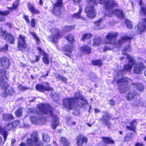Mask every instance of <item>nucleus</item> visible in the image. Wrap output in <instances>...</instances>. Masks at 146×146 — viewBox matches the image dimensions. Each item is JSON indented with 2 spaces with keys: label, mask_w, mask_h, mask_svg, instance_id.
<instances>
[{
  "label": "nucleus",
  "mask_w": 146,
  "mask_h": 146,
  "mask_svg": "<svg viewBox=\"0 0 146 146\" xmlns=\"http://www.w3.org/2000/svg\"><path fill=\"white\" fill-rule=\"evenodd\" d=\"M7 25L10 28L12 27V25L10 23H8L7 24Z\"/></svg>",
  "instance_id": "obj_62"
},
{
  "label": "nucleus",
  "mask_w": 146,
  "mask_h": 146,
  "mask_svg": "<svg viewBox=\"0 0 146 146\" xmlns=\"http://www.w3.org/2000/svg\"><path fill=\"white\" fill-rule=\"evenodd\" d=\"M93 35L89 33H86L83 34L80 40L82 41H84L86 40L91 39Z\"/></svg>",
  "instance_id": "obj_30"
},
{
  "label": "nucleus",
  "mask_w": 146,
  "mask_h": 146,
  "mask_svg": "<svg viewBox=\"0 0 146 146\" xmlns=\"http://www.w3.org/2000/svg\"><path fill=\"white\" fill-rule=\"evenodd\" d=\"M94 111L95 112V113H98L100 112V110L98 109H94Z\"/></svg>",
  "instance_id": "obj_63"
},
{
  "label": "nucleus",
  "mask_w": 146,
  "mask_h": 146,
  "mask_svg": "<svg viewBox=\"0 0 146 146\" xmlns=\"http://www.w3.org/2000/svg\"><path fill=\"white\" fill-rule=\"evenodd\" d=\"M30 119L32 123H35L37 122L38 119L36 116H32L30 117Z\"/></svg>",
  "instance_id": "obj_46"
},
{
  "label": "nucleus",
  "mask_w": 146,
  "mask_h": 146,
  "mask_svg": "<svg viewBox=\"0 0 146 146\" xmlns=\"http://www.w3.org/2000/svg\"><path fill=\"white\" fill-rule=\"evenodd\" d=\"M37 49L39 53L42 54L43 56L44 55H46L47 53L45 52L44 50H43L40 47H37Z\"/></svg>",
  "instance_id": "obj_52"
},
{
  "label": "nucleus",
  "mask_w": 146,
  "mask_h": 146,
  "mask_svg": "<svg viewBox=\"0 0 146 146\" xmlns=\"http://www.w3.org/2000/svg\"><path fill=\"white\" fill-rule=\"evenodd\" d=\"M91 63L94 66L99 67H101L103 64L102 60L100 59L93 60L91 61Z\"/></svg>",
  "instance_id": "obj_34"
},
{
  "label": "nucleus",
  "mask_w": 146,
  "mask_h": 146,
  "mask_svg": "<svg viewBox=\"0 0 146 146\" xmlns=\"http://www.w3.org/2000/svg\"><path fill=\"white\" fill-rule=\"evenodd\" d=\"M0 63L3 68L0 70V95L5 98L8 96H12L15 94V92L13 87L7 82L8 78L6 70L9 68L11 65V61L7 56H3L0 57Z\"/></svg>",
  "instance_id": "obj_1"
},
{
  "label": "nucleus",
  "mask_w": 146,
  "mask_h": 146,
  "mask_svg": "<svg viewBox=\"0 0 146 146\" xmlns=\"http://www.w3.org/2000/svg\"><path fill=\"white\" fill-rule=\"evenodd\" d=\"M74 46L71 45H64L63 47L62 51L64 52V54L70 58H71V54L72 52Z\"/></svg>",
  "instance_id": "obj_21"
},
{
  "label": "nucleus",
  "mask_w": 146,
  "mask_h": 146,
  "mask_svg": "<svg viewBox=\"0 0 146 146\" xmlns=\"http://www.w3.org/2000/svg\"><path fill=\"white\" fill-rule=\"evenodd\" d=\"M135 137V135L132 132H129L127 133L124 137L123 141L125 142L131 141Z\"/></svg>",
  "instance_id": "obj_27"
},
{
  "label": "nucleus",
  "mask_w": 146,
  "mask_h": 146,
  "mask_svg": "<svg viewBox=\"0 0 146 146\" xmlns=\"http://www.w3.org/2000/svg\"><path fill=\"white\" fill-rule=\"evenodd\" d=\"M136 122L137 121L136 119H134L131 121L129 123L130 125L126 126V128L129 131L136 133V129L137 128Z\"/></svg>",
  "instance_id": "obj_23"
},
{
  "label": "nucleus",
  "mask_w": 146,
  "mask_h": 146,
  "mask_svg": "<svg viewBox=\"0 0 146 146\" xmlns=\"http://www.w3.org/2000/svg\"><path fill=\"white\" fill-rule=\"evenodd\" d=\"M104 0H87L86 1V6L84 11L86 13L87 17L90 18H93L96 16V12L94 9V6L98 3L102 4Z\"/></svg>",
  "instance_id": "obj_7"
},
{
  "label": "nucleus",
  "mask_w": 146,
  "mask_h": 146,
  "mask_svg": "<svg viewBox=\"0 0 146 146\" xmlns=\"http://www.w3.org/2000/svg\"><path fill=\"white\" fill-rule=\"evenodd\" d=\"M80 50L82 53L89 54L92 52V48L88 45L86 44L80 47Z\"/></svg>",
  "instance_id": "obj_25"
},
{
  "label": "nucleus",
  "mask_w": 146,
  "mask_h": 146,
  "mask_svg": "<svg viewBox=\"0 0 146 146\" xmlns=\"http://www.w3.org/2000/svg\"><path fill=\"white\" fill-rule=\"evenodd\" d=\"M35 57L36 58V59L35 60H33L31 61V62L32 63L34 64L36 62H38L40 60V56L35 55Z\"/></svg>",
  "instance_id": "obj_47"
},
{
  "label": "nucleus",
  "mask_w": 146,
  "mask_h": 146,
  "mask_svg": "<svg viewBox=\"0 0 146 146\" xmlns=\"http://www.w3.org/2000/svg\"><path fill=\"white\" fill-rule=\"evenodd\" d=\"M139 5L141 6L139 14L141 16L146 17V5H144L143 0H139ZM137 31L139 34H142L146 29V17L142 18L141 21L139 22L137 25Z\"/></svg>",
  "instance_id": "obj_6"
},
{
  "label": "nucleus",
  "mask_w": 146,
  "mask_h": 146,
  "mask_svg": "<svg viewBox=\"0 0 146 146\" xmlns=\"http://www.w3.org/2000/svg\"><path fill=\"white\" fill-rule=\"evenodd\" d=\"M49 72V71L48 70L46 71V73L45 74H42L41 75V77L42 78H45V77L48 76V73Z\"/></svg>",
  "instance_id": "obj_60"
},
{
  "label": "nucleus",
  "mask_w": 146,
  "mask_h": 146,
  "mask_svg": "<svg viewBox=\"0 0 146 146\" xmlns=\"http://www.w3.org/2000/svg\"><path fill=\"white\" fill-rule=\"evenodd\" d=\"M136 89L137 90L139 91L140 92L143 91L144 90V88L143 85L141 83L136 84Z\"/></svg>",
  "instance_id": "obj_43"
},
{
  "label": "nucleus",
  "mask_w": 146,
  "mask_h": 146,
  "mask_svg": "<svg viewBox=\"0 0 146 146\" xmlns=\"http://www.w3.org/2000/svg\"><path fill=\"white\" fill-rule=\"evenodd\" d=\"M102 112L104 114V115H103L99 120L103 124L107 126L108 129H110L112 124L111 123L110 120L112 119V115L106 110L103 111Z\"/></svg>",
  "instance_id": "obj_14"
},
{
  "label": "nucleus",
  "mask_w": 146,
  "mask_h": 146,
  "mask_svg": "<svg viewBox=\"0 0 146 146\" xmlns=\"http://www.w3.org/2000/svg\"><path fill=\"white\" fill-rule=\"evenodd\" d=\"M29 34L32 36L35 40L36 44H39L41 42L40 39L38 38L37 34L34 32L30 31Z\"/></svg>",
  "instance_id": "obj_35"
},
{
  "label": "nucleus",
  "mask_w": 146,
  "mask_h": 146,
  "mask_svg": "<svg viewBox=\"0 0 146 146\" xmlns=\"http://www.w3.org/2000/svg\"><path fill=\"white\" fill-rule=\"evenodd\" d=\"M129 80L126 77H122L117 80V84L122 83L119 84L118 87V89L120 93L124 94L127 90L129 87Z\"/></svg>",
  "instance_id": "obj_11"
},
{
  "label": "nucleus",
  "mask_w": 146,
  "mask_h": 146,
  "mask_svg": "<svg viewBox=\"0 0 146 146\" xmlns=\"http://www.w3.org/2000/svg\"><path fill=\"white\" fill-rule=\"evenodd\" d=\"M76 4H79L81 2V0H72Z\"/></svg>",
  "instance_id": "obj_58"
},
{
  "label": "nucleus",
  "mask_w": 146,
  "mask_h": 146,
  "mask_svg": "<svg viewBox=\"0 0 146 146\" xmlns=\"http://www.w3.org/2000/svg\"><path fill=\"white\" fill-rule=\"evenodd\" d=\"M4 143V142L3 141V139L2 137L0 136V146H1L3 145Z\"/></svg>",
  "instance_id": "obj_57"
},
{
  "label": "nucleus",
  "mask_w": 146,
  "mask_h": 146,
  "mask_svg": "<svg viewBox=\"0 0 146 146\" xmlns=\"http://www.w3.org/2000/svg\"><path fill=\"white\" fill-rule=\"evenodd\" d=\"M17 47L18 49L21 51H24L28 47L26 42L25 37L21 34L19 35L17 38Z\"/></svg>",
  "instance_id": "obj_15"
},
{
  "label": "nucleus",
  "mask_w": 146,
  "mask_h": 146,
  "mask_svg": "<svg viewBox=\"0 0 146 146\" xmlns=\"http://www.w3.org/2000/svg\"><path fill=\"white\" fill-rule=\"evenodd\" d=\"M131 46L129 44L125 45L122 51V54L123 55H126V59L129 60V62H131L133 61V58L129 54H127L131 51Z\"/></svg>",
  "instance_id": "obj_20"
},
{
  "label": "nucleus",
  "mask_w": 146,
  "mask_h": 146,
  "mask_svg": "<svg viewBox=\"0 0 146 146\" xmlns=\"http://www.w3.org/2000/svg\"><path fill=\"white\" fill-rule=\"evenodd\" d=\"M19 5V2L17 1H16L13 3L12 6L9 7L8 9L11 11H12L14 10H17Z\"/></svg>",
  "instance_id": "obj_36"
},
{
  "label": "nucleus",
  "mask_w": 146,
  "mask_h": 146,
  "mask_svg": "<svg viewBox=\"0 0 146 146\" xmlns=\"http://www.w3.org/2000/svg\"><path fill=\"white\" fill-rule=\"evenodd\" d=\"M102 19H99L98 20L94 22V23L97 27H99L100 24L102 23Z\"/></svg>",
  "instance_id": "obj_50"
},
{
  "label": "nucleus",
  "mask_w": 146,
  "mask_h": 146,
  "mask_svg": "<svg viewBox=\"0 0 146 146\" xmlns=\"http://www.w3.org/2000/svg\"><path fill=\"white\" fill-rule=\"evenodd\" d=\"M111 49V48L108 46H105L103 49V51L106 52L108 50H110Z\"/></svg>",
  "instance_id": "obj_55"
},
{
  "label": "nucleus",
  "mask_w": 146,
  "mask_h": 146,
  "mask_svg": "<svg viewBox=\"0 0 146 146\" xmlns=\"http://www.w3.org/2000/svg\"><path fill=\"white\" fill-rule=\"evenodd\" d=\"M128 60V64H125L123 68L120 70V71L122 72L125 71H127L128 72H131L132 68L134 64L135 60L133 59V61L132 62H129V60Z\"/></svg>",
  "instance_id": "obj_22"
},
{
  "label": "nucleus",
  "mask_w": 146,
  "mask_h": 146,
  "mask_svg": "<svg viewBox=\"0 0 146 146\" xmlns=\"http://www.w3.org/2000/svg\"><path fill=\"white\" fill-rule=\"evenodd\" d=\"M8 45L5 44V46H3L2 48H0V52H6L8 50Z\"/></svg>",
  "instance_id": "obj_48"
},
{
  "label": "nucleus",
  "mask_w": 146,
  "mask_h": 146,
  "mask_svg": "<svg viewBox=\"0 0 146 146\" xmlns=\"http://www.w3.org/2000/svg\"><path fill=\"white\" fill-rule=\"evenodd\" d=\"M23 111L22 108H18L15 112L16 116L18 117L21 116L22 115Z\"/></svg>",
  "instance_id": "obj_41"
},
{
  "label": "nucleus",
  "mask_w": 146,
  "mask_h": 146,
  "mask_svg": "<svg viewBox=\"0 0 146 146\" xmlns=\"http://www.w3.org/2000/svg\"><path fill=\"white\" fill-rule=\"evenodd\" d=\"M29 16L26 15H24L23 16V18L25 20L26 22L28 24H29L30 21L29 18Z\"/></svg>",
  "instance_id": "obj_51"
},
{
  "label": "nucleus",
  "mask_w": 146,
  "mask_h": 146,
  "mask_svg": "<svg viewBox=\"0 0 146 146\" xmlns=\"http://www.w3.org/2000/svg\"><path fill=\"white\" fill-rule=\"evenodd\" d=\"M101 138L105 145L115 144V142L114 141L109 137H102Z\"/></svg>",
  "instance_id": "obj_26"
},
{
  "label": "nucleus",
  "mask_w": 146,
  "mask_h": 146,
  "mask_svg": "<svg viewBox=\"0 0 146 146\" xmlns=\"http://www.w3.org/2000/svg\"><path fill=\"white\" fill-rule=\"evenodd\" d=\"M21 66L22 67H27V65L24 64H22V63H21Z\"/></svg>",
  "instance_id": "obj_64"
},
{
  "label": "nucleus",
  "mask_w": 146,
  "mask_h": 146,
  "mask_svg": "<svg viewBox=\"0 0 146 146\" xmlns=\"http://www.w3.org/2000/svg\"><path fill=\"white\" fill-rule=\"evenodd\" d=\"M54 33L49 36L48 38L50 41L55 44L58 42L59 40L63 37V35L59 29H54Z\"/></svg>",
  "instance_id": "obj_16"
},
{
  "label": "nucleus",
  "mask_w": 146,
  "mask_h": 146,
  "mask_svg": "<svg viewBox=\"0 0 146 146\" xmlns=\"http://www.w3.org/2000/svg\"><path fill=\"white\" fill-rule=\"evenodd\" d=\"M60 141L63 145V146H70V142L65 137H61L60 138Z\"/></svg>",
  "instance_id": "obj_32"
},
{
  "label": "nucleus",
  "mask_w": 146,
  "mask_h": 146,
  "mask_svg": "<svg viewBox=\"0 0 146 146\" xmlns=\"http://www.w3.org/2000/svg\"><path fill=\"white\" fill-rule=\"evenodd\" d=\"M39 111H40L39 110ZM28 111L29 113H36V114H40V111H36V110L35 108H29L28 109Z\"/></svg>",
  "instance_id": "obj_44"
},
{
  "label": "nucleus",
  "mask_w": 146,
  "mask_h": 146,
  "mask_svg": "<svg viewBox=\"0 0 146 146\" xmlns=\"http://www.w3.org/2000/svg\"><path fill=\"white\" fill-rule=\"evenodd\" d=\"M79 7L80 8L79 9L78 11L76 13H73L72 15V17L73 18H75L77 19H85L84 17L81 16V13L82 12V9L81 8V6L79 5Z\"/></svg>",
  "instance_id": "obj_29"
},
{
  "label": "nucleus",
  "mask_w": 146,
  "mask_h": 146,
  "mask_svg": "<svg viewBox=\"0 0 146 146\" xmlns=\"http://www.w3.org/2000/svg\"><path fill=\"white\" fill-rule=\"evenodd\" d=\"M16 141V140L14 139L12 140L11 142V144L12 146L13 145L14 143Z\"/></svg>",
  "instance_id": "obj_61"
},
{
  "label": "nucleus",
  "mask_w": 146,
  "mask_h": 146,
  "mask_svg": "<svg viewBox=\"0 0 146 146\" xmlns=\"http://www.w3.org/2000/svg\"><path fill=\"white\" fill-rule=\"evenodd\" d=\"M145 67V66L142 62H139L136 63L134 66V72L137 74H141Z\"/></svg>",
  "instance_id": "obj_19"
},
{
  "label": "nucleus",
  "mask_w": 146,
  "mask_h": 146,
  "mask_svg": "<svg viewBox=\"0 0 146 146\" xmlns=\"http://www.w3.org/2000/svg\"><path fill=\"white\" fill-rule=\"evenodd\" d=\"M75 95H78V97H67L63 98L62 101L63 107L69 111L72 110L74 107L81 108L85 105L88 104L87 100H85L79 91L75 92Z\"/></svg>",
  "instance_id": "obj_2"
},
{
  "label": "nucleus",
  "mask_w": 146,
  "mask_h": 146,
  "mask_svg": "<svg viewBox=\"0 0 146 146\" xmlns=\"http://www.w3.org/2000/svg\"><path fill=\"white\" fill-rule=\"evenodd\" d=\"M76 144L77 146H83L84 144L87 143L88 138L80 134L76 136Z\"/></svg>",
  "instance_id": "obj_18"
},
{
  "label": "nucleus",
  "mask_w": 146,
  "mask_h": 146,
  "mask_svg": "<svg viewBox=\"0 0 146 146\" xmlns=\"http://www.w3.org/2000/svg\"><path fill=\"white\" fill-rule=\"evenodd\" d=\"M19 88L22 91H25L29 89V88L28 87H27L26 86H23L21 85L20 86Z\"/></svg>",
  "instance_id": "obj_53"
},
{
  "label": "nucleus",
  "mask_w": 146,
  "mask_h": 146,
  "mask_svg": "<svg viewBox=\"0 0 146 146\" xmlns=\"http://www.w3.org/2000/svg\"><path fill=\"white\" fill-rule=\"evenodd\" d=\"M42 60L44 64H49L50 61L48 58V55L47 54H46V55H43V56L42 58Z\"/></svg>",
  "instance_id": "obj_42"
},
{
  "label": "nucleus",
  "mask_w": 146,
  "mask_h": 146,
  "mask_svg": "<svg viewBox=\"0 0 146 146\" xmlns=\"http://www.w3.org/2000/svg\"><path fill=\"white\" fill-rule=\"evenodd\" d=\"M125 98L128 101L133 100L131 103L132 107H137L141 104V100L140 95L134 91H130L127 93Z\"/></svg>",
  "instance_id": "obj_9"
},
{
  "label": "nucleus",
  "mask_w": 146,
  "mask_h": 146,
  "mask_svg": "<svg viewBox=\"0 0 146 146\" xmlns=\"http://www.w3.org/2000/svg\"><path fill=\"white\" fill-rule=\"evenodd\" d=\"M109 104L112 106H113L115 104V101L113 99H111L109 100Z\"/></svg>",
  "instance_id": "obj_54"
},
{
  "label": "nucleus",
  "mask_w": 146,
  "mask_h": 146,
  "mask_svg": "<svg viewBox=\"0 0 146 146\" xmlns=\"http://www.w3.org/2000/svg\"><path fill=\"white\" fill-rule=\"evenodd\" d=\"M44 85L42 84H37L35 86L36 90L38 91L44 92L45 91H50L53 90V88L50 86V84L47 82L44 83Z\"/></svg>",
  "instance_id": "obj_17"
},
{
  "label": "nucleus",
  "mask_w": 146,
  "mask_h": 146,
  "mask_svg": "<svg viewBox=\"0 0 146 146\" xmlns=\"http://www.w3.org/2000/svg\"><path fill=\"white\" fill-rule=\"evenodd\" d=\"M31 138H28L26 139V143L22 142L19 146H43V143L39 138L36 131H33L30 135Z\"/></svg>",
  "instance_id": "obj_8"
},
{
  "label": "nucleus",
  "mask_w": 146,
  "mask_h": 146,
  "mask_svg": "<svg viewBox=\"0 0 146 146\" xmlns=\"http://www.w3.org/2000/svg\"><path fill=\"white\" fill-rule=\"evenodd\" d=\"M66 39L71 44H72L75 42L74 36L71 33L68 34L66 37Z\"/></svg>",
  "instance_id": "obj_33"
},
{
  "label": "nucleus",
  "mask_w": 146,
  "mask_h": 146,
  "mask_svg": "<svg viewBox=\"0 0 146 146\" xmlns=\"http://www.w3.org/2000/svg\"><path fill=\"white\" fill-rule=\"evenodd\" d=\"M42 139L43 141L46 142H48L50 140L49 136L46 134H43L42 135Z\"/></svg>",
  "instance_id": "obj_45"
},
{
  "label": "nucleus",
  "mask_w": 146,
  "mask_h": 146,
  "mask_svg": "<svg viewBox=\"0 0 146 146\" xmlns=\"http://www.w3.org/2000/svg\"><path fill=\"white\" fill-rule=\"evenodd\" d=\"M38 108L40 112L44 114L47 115L48 111L49 112L54 119L52 124V128L55 129L58 125L57 123L58 117L54 114V108L49 104H42L39 105L38 106Z\"/></svg>",
  "instance_id": "obj_5"
},
{
  "label": "nucleus",
  "mask_w": 146,
  "mask_h": 146,
  "mask_svg": "<svg viewBox=\"0 0 146 146\" xmlns=\"http://www.w3.org/2000/svg\"><path fill=\"white\" fill-rule=\"evenodd\" d=\"M102 42V38L98 36L94 37L93 39V46H98L100 45Z\"/></svg>",
  "instance_id": "obj_28"
},
{
  "label": "nucleus",
  "mask_w": 146,
  "mask_h": 146,
  "mask_svg": "<svg viewBox=\"0 0 146 146\" xmlns=\"http://www.w3.org/2000/svg\"><path fill=\"white\" fill-rule=\"evenodd\" d=\"M14 119V117L12 114L4 113L2 115V119L4 121H10Z\"/></svg>",
  "instance_id": "obj_31"
},
{
  "label": "nucleus",
  "mask_w": 146,
  "mask_h": 146,
  "mask_svg": "<svg viewBox=\"0 0 146 146\" xmlns=\"http://www.w3.org/2000/svg\"><path fill=\"white\" fill-rule=\"evenodd\" d=\"M0 36H3L4 39L11 44L14 45L15 42V37L11 33H8L2 28H0Z\"/></svg>",
  "instance_id": "obj_12"
},
{
  "label": "nucleus",
  "mask_w": 146,
  "mask_h": 146,
  "mask_svg": "<svg viewBox=\"0 0 146 146\" xmlns=\"http://www.w3.org/2000/svg\"><path fill=\"white\" fill-rule=\"evenodd\" d=\"M75 28L74 25H66L64 26L63 30L64 32H68L74 30Z\"/></svg>",
  "instance_id": "obj_37"
},
{
  "label": "nucleus",
  "mask_w": 146,
  "mask_h": 146,
  "mask_svg": "<svg viewBox=\"0 0 146 146\" xmlns=\"http://www.w3.org/2000/svg\"><path fill=\"white\" fill-rule=\"evenodd\" d=\"M56 78L59 80H60L65 83H66L67 81V78L64 76H61L60 74H58L55 75Z\"/></svg>",
  "instance_id": "obj_39"
},
{
  "label": "nucleus",
  "mask_w": 146,
  "mask_h": 146,
  "mask_svg": "<svg viewBox=\"0 0 146 146\" xmlns=\"http://www.w3.org/2000/svg\"><path fill=\"white\" fill-rule=\"evenodd\" d=\"M118 35V33L117 32L112 31L109 32L105 36L104 42L105 44L113 45L114 48H119L121 47L124 41H131L133 37V36H128L125 35L122 36L116 41L115 40Z\"/></svg>",
  "instance_id": "obj_3"
},
{
  "label": "nucleus",
  "mask_w": 146,
  "mask_h": 146,
  "mask_svg": "<svg viewBox=\"0 0 146 146\" xmlns=\"http://www.w3.org/2000/svg\"><path fill=\"white\" fill-rule=\"evenodd\" d=\"M27 6L28 9L30 12L33 15L39 14L40 11L36 9L35 6L30 2L27 4Z\"/></svg>",
  "instance_id": "obj_24"
},
{
  "label": "nucleus",
  "mask_w": 146,
  "mask_h": 146,
  "mask_svg": "<svg viewBox=\"0 0 146 146\" xmlns=\"http://www.w3.org/2000/svg\"><path fill=\"white\" fill-rule=\"evenodd\" d=\"M104 9L106 11H108V15L109 17H112L113 14L121 18H124L125 15L122 9L115 8L118 7L119 4L114 0H105L103 3Z\"/></svg>",
  "instance_id": "obj_4"
},
{
  "label": "nucleus",
  "mask_w": 146,
  "mask_h": 146,
  "mask_svg": "<svg viewBox=\"0 0 146 146\" xmlns=\"http://www.w3.org/2000/svg\"><path fill=\"white\" fill-rule=\"evenodd\" d=\"M31 27L33 28H35L36 26V20L34 18H32L31 20Z\"/></svg>",
  "instance_id": "obj_49"
},
{
  "label": "nucleus",
  "mask_w": 146,
  "mask_h": 146,
  "mask_svg": "<svg viewBox=\"0 0 146 146\" xmlns=\"http://www.w3.org/2000/svg\"><path fill=\"white\" fill-rule=\"evenodd\" d=\"M19 124V122L15 121L7 124L4 128L0 125V134L2 135L4 138V141H5L8 135V131L14 129Z\"/></svg>",
  "instance_id": "obj_10"
},
{
  "label": "nucleus",
  "mask_w": 146,
  "mask_h": 146,
  "mask_svg": "<svg viewBox=\"0 0 146 146\" xmlns=\"http://www.w3.org/2000/svg\"><path fill=\"white\" fill-rule=\"evenodd\" d=\"M10 14V12L9 11H0V15L2 16H7ZM5 19L0 17V22L5 21Z\"/></svg>",
  "instance_id": "obj_38"
},
{
  "label": "nucleus",
  "mask_w": 146,
  "mask_h": 146,
  "mask_svg": "<svg viewBox=\"0 0 146 146\" xmlns=\"http://www.w3.org/2000/svg\"><path fill=\"white\" fill-rule=\"evenodd\" d=\"M124 24L126 25V27L130 29H132L133 28V25L131 21L128 19H125L124 20Z\"/></svg>",
  "instance_id": "obj_40"
},
{
  "label": "nucleus",
  "mask_w": 146,
  "mask_h": 146,
  "mask_svg": "<svg viewBox=\"0 0 146 146\" xmlns=\"http://www.w3.org/2000/svg\"><path fill=\"white\" fill-rule=\"evenodd\" d=\"M134 146H144V145L142 143L137 142L135 143Z\"/></svg>",
  "instance_id": "obj_56"
},
{
  "label": "nucleus",
  "mask_w": 146,
  "mask_h": 146,
  "mask_svg": "<svg viewBox=\"0 0 146 146\" xmlns=\"http://www.w3.org/2000/svg\"><path fill=\"white\" fill-rule=\"evenodd\" d=\"M49 72V71L48 70L46 71V73L45 74H42L41 75V77L42 78H45V77L48 76V73Z\"/></svg>",
  "instance_id": "obj_59"
},
{
  "label": "nucleus",
  "mask_w": 146,
  "mask_h": 146,
  "mask_svg": "<svg viewBox=\"0 0 146 146\" xmlns=\"http://www.w3.org/2000/svg\"><path fill=\"white\" fill-rule=\"evenodd\" d=\"M63 5V0H57L55 3L53 4L52 13L57 17H60L62 15L60 8L64 7Z\"/></svg>",
  "instance_id": "obj_13"
}]
</instances>
